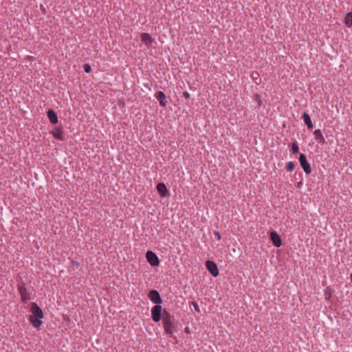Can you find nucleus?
Returning a JSON list of instances; mask_svg holds the SVG:
<instances>
[{
    "label": "nucleus",
    "mask_w": 352,
    "mask_h": 352,
    "mask_svg": "<svg viewBox=\"0 0 352 352\" xmlns=\"http://www.w3.org/2000/svg\"><path fill=\"white\" fill-rule=\"evenodd\" d=\"M17 287L18 291L21 295V301L23 302H26L28 300L30 299V295L27 292L25 283L23 282L21 283H18Z\"/></svg>",
    "instance_id": "obj_3"
},
{
    "label": "nucleus",
    "mask_w": 352,
    "mask_h": 352,
    "mask_svg": "<svg viewBox=\"0 0 352 352\" xmlns=\"http://www.w3.org/2000/svg\"><path fill=\"white\" fill-rule=\"evenodd\" d=\"M193 306H194L195 309L197 311H199V306H198V305L197 303L194 302L193 303Z\"/></svg>",
    "instance_id": "obj_24"
},
{
    "label": "nucleus",
    "mask_w": 352,
    "mask_h": 352,
    "mask_svg": "<svg viewBox=\"0 0 352 352\" xmlns=\"http://www.w3.org/2000/svg\"><path fill=\"white\" fill-rule=\"evenodd\" d=\"M48 118L51 123L56 124L58 122V117L56 112L53 109H49L47 112Z\"/></svg>",
    "instance_id": "obj_12"
},
{
    "label": "nucleus",
    "mask_w": 352,
    "mask_h": 352,
    "mask_svg": "<svg viewBox=\"0 0 352 352\" xmlns=\"http://www.w3.org/2000/svg\"><path fill=\"white\" fill-rule=\"evenodd\" d=\"M183 95L186 98H189L190 97V94L188 91H184Z\"/></svg>",
    "instance_id": "obj_22"
},
{
    "label": "nucleus",
    "mask_w": 352,
    "mask_h": 352,
    "mask_svg": "<svg viewBox=\"0 0 352 352\" xmlns=\"http://www.w3.org/2000/svg\"><path fill=\"white\" fill-rule=\"evenodd\" d=\"M302 118L305 124L307 126V127L309 129L313 128L314 126H313L311 118H310V116H309V115L308 113L305 112L302 114Z\"/></svg>",
    "instance_id": "obj_14"
},
{
    "label": "nucleus",
    "mask_w": 352,
    "mask_h": 352,
    "mask_svg": "<svg viewBox=\"0 0 352 352\" xmlns=\"http://www.w3.org/2000/svg\"><path fill=\"white\" fill-rule=\"evenodd\" d=\"M156 99L158 100V102H160V104L161 107H166V97L164 94V93L163 91H158L155 94V95Z\"/></svg>",
    "instance_id": "obj_10"
},
{
    "label": "nucleus",
    "mask_w": 352,
    "mask_h": 352,
    "mask_svg": "<svg viewBox=\"0 0 352 352\" xmlns=\"http://www.w3.org/2000/svg\"><path fill=\"white\" fill-rule=\"evenodd\" d=\"M53 136L57 140H63L62 130L58 127H56L52 131Z\"/></svg>",
    "instance_id": "obj_15"
},
{
    "label": "nucleus",
    "mask_w": 352,
    "mask_h": 352,
    "mask_svg": "<svg viewBox=\"0 0 352 352\" xmlns=\"http://www.w3.org/2000/svg\"><path fill=\"white\" fill-rule=\"evenodd\" d=\"M350 278H351V280L352 282V274H351Z\"/></svg>",
    "instance_id": "obj_25"
},
{
    "label": "nucleus",
    "mask_w": 352,
    "mask_h": 352,
    "mask_svg": "<svg viewBox=\"0 0 352 352\" xmlns=\"http://www.w3.org/2000/svg\"><path fill=\"white\" fill-rule=\"evenodd\" d=\"M345 24L347 27H352V12H349L345 17Z\"/></svg>",
    "instance_id": "obj_16"
},
{
    "label": "nucleus",
    "mask_w": 352,
    "mask_h": 352,
    "mask_svg": "<svg viewBox=\"0 0 352 352\" xmlns=\"http://www.w3.org/2000/svg\"><path fill=\"white\" fill-rule=\"evenodd\" d=\"M294 163L293 162H289L286 165V170L292 172L294 169Z\"/></svg>",
    "instance_id": "obj_17"
},
{
    "label": "nucleus",
    "mask_w": 352,
    "mask_h": 352,
    "mask_svg": "<svg viewBox=\"0 0 352 352\" xmlns=\"http://www.w3.org/2000/svg\"><path fill=\"white\" fill-rule=\"evenodd\" d=\"M151 318L155 322L162 320L164 331L166 334L173 335L175 328V317L161 305H154L151 309Z\"/></svg>",
    "instance_id": "obj_1"
},
{
    "label": "nucleus",
    "mask_w": 352,
    "mask_h": 352,
    "mask_svg": "<svg viewBox=\"0 0 352 352\" xmlns=\"http://www.w3.org/2000/svg\"><path fill=\"white\" fill-rule=\"evenodd\" d=\"M331 297V292L329 290V288H327L324 291V298L326 300H329Z\"/></svg>",
    "instance_id": "obj_19"
},
{
    "label": "nucleus",
    "mask_w": 352,
    "mask_h": 352,
    "mask_svg": "<svg viewBox=\"0 0 352 352\" xmlns=\"http://www.w3.org/2000/svg\"><path fill=\"white\" fill-rule=\"evenodd\" d=\"M157 190L161 197H166L168 193V189L164 183H159L157 185Z\"/></svg>",
    "instance_id": "obj_11"
},
{
    "label": "nucleus",
    "mask_w": 352,
    "mask_h": 352,
    "mask_svg": "<svg viewBox=\"0 0 352 352\" xmlns=\"http://www.w3.org/2000/svg\"><path fill=\"white\" fill-rule=\"evenodd\" d=\"M299 162L301 167L306 174H310L311 173V168L310 164L307 160V157L305 154L300 153L299 156Z\"/></svg>",
    "instance_id": "obj_4"
},
{
    "label": "nucleus",
    "mask_w": 352,
    "mask_h": 352,
    "mask_svg": "<svg viewBox=\"0 0 352 352\" xmlns=\"http://www.w3.org/2000/svg\"><path fill=\"white\" fill-rule=\"evenodd\" d=\"M214 234L217 238L218 240H220L221 239V234L219 232H217V231L214 232Z\"/></svg>",
    "instance_id": "obj_21"
},
{
    "label": "nucleus",
    "mask_w": 352,
    "mask_h": 352,
    "mask_svg": "<svg viewBox=\"0 0 352 352\" xmlns=\"http://www.w3.org/2000/svg\"><path fill=\"white\" fill-rule=\"evenodd\" d=\"M148 296L149 299L155 303V305H160L162 302L160 293L155 289L150 291Z\"/></svg>",
    "instance_id": "obj_6"
},
{
    "label": "nucleus",
    "mask_w": 352,
    "mask_h": 352,
    "mask_svg": "<svg viewBox=\"0 0 352 352\" xmlns=\"http://www.w3.org/2000/svg\"><path fill=\"white\" fill-rule=\"evenodd\" d=\"M83 68H84V71L86 73H89L91 70V67L89 64H85L83 66Z\"/></svg>",
    "instance_id": "obj_20"
},
{
    "label": "nucleus",
    "mask_w": 352,
    "mask_h": 352,
    "mask_svg": "<svg viewBox=\"0 0 352 352\" xmlns=\"http://www.w3.org/2000/svg\"><path fill=\"white\" fill-rule=\"evenodd\" d=\"M30 310L32 315L30 316L29 320L34 327L39 329L43 323L41 319L44 317L43 311L36 302H32Z\"/></svg>",
    "instance_id": "obj_2"
},
{
    "label": "nucleus",
    "mask_w": 352,
    "mask_h": 352,
    "mask_svg": "<svg viewBox=\"0 0 352 352\" xmlns=\"http://www.w3.org/2000/svg\"><path fill=\"white\" fill-rule=\"evenodd\" d=\"M270 239L273 243V245L276 247L279 248L282 245V241L278 235V234L276 231H272L270 234Z\"/></svg>",
    "instance_id": "obj_8"
},
{
    "label": "nucleus",
    "mask_w": 352,
    "mask_h": 352,
    "mask_svg": "<svg viewBox=\"0 0 352 352\" xmlns=\"http://www.w3.org/2000/svg\"><path fill=\"white\" fill-rule=\"evenodd\" d=\"M146 258L147 261L149 263V264L151 266L156 267L160 265L159 258H158L157 256L156 255V254L154 253L153 252L148 251L146 253Z\"/></svg>",
    "instance_id": "obj_5"
},
{
    "label": "nucleus",
    "mask_w": 352,
    "mask_h": 352,
    "mask_svg": "<svg viewBox=\"0 0 352 352\" xmlns=\"http://www.w3.org/2000/svg\"><path fill=\"white\" fill-rule=\"evenodd\" d=\"M292 150L294 154H296L299 151V147L297 143L294 142L292 145Z\"/></svg>",
    "instance_id": "obj_18"
},
{
    "label": "nucleus",
    "mask_w": 352,
    "mask_h": 352,
    "mask_svg": "<svg viewBox=\"0 0 352 352\" xmlns=\"http://www.w3.org/2000/svg\"><path fill=\"white\" fill-rule=\"evenodd\" d=\"M142 42L147 47L150 46L152 43L155 42L154 39L148 33H142L140 34Z\"/></svg>",
    "instance_id": "obj_9"
},
{
    "label": "nucleus",
    "mask_w": 352,
    "mask_h": 352,
    "mask_svg": "<svg viewBox=\"0 0 352 352\" xmlns=\"http://www.w3.org/2000/svg\"><path fill=\"white\" fill-rule=\"evenodd\" d=\"M314 138L318 143L324 144L325 142V139L323 135L321 133L320 129H316L314 132Z\"/></svg>",
    "instance_id": "obj_13"
},
{
    "label": "nucleus",
    "mask_w": 352,
    "mask_h": 352,
    "mask_svg": "<svg viewBox=\"0 0 352 352\" xmlns=\"http://www.w3.org/2000/svg\"><path fill=\"white\" fill-rule=\"evenodd\" d=\"M206 267L213 276L217 277L219 275V270L214 262L212 261H207L206 262Z\"/></svg>",
    "instance_id": "obj_7"
},
{
    "label": "nucleus",
    "mask_w": 352,
    "mask_h": 352,
    "mask_svg": "<svg viewBox=\"0 0 352 352\" xmlns=\"http://www.w3.org/2000/svg\"><path fill=\"white\" fill-rule=\"evenodd\" d=\"M25 59L29 61H32L34 60V57L32 56H27Z\"/></svg>",
    "instance_id": "obj_23"
}]
</instances>
